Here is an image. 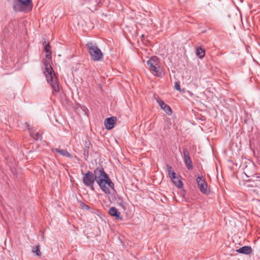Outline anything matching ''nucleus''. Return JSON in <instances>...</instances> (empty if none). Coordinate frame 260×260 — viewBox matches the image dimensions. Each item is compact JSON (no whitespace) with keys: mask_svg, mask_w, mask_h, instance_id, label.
I'll return each mask as SVG.
<instances>
[{"mask_svg":"<svg viewBox=\"0 0 260 260\" xmlns=\"http://www.w3.org/2000/svg\"><path fill=\"white\" fill-rule=\"evenodd\" d=\"M83 154H84V156L88 157V150L86 149H85V150L84 151V152H83Z\"/></svg>","mask_w":260,"mask_h":260,"instance_id":"b1692460","label":"nucleus"},{"mask_svg":"<svg viewBox=\"0 0 260 260\" xmlns=\"http://www.w3.org/2000/svg\"><path fill=\"white\" fill-rule=\"evenodd\" d=\"M159 63V59L156 56L151 57V58L147 61L149 71L155 76L158 77H161L162 73Z\"/></svg>","mask_w":260,"mask_h":260,"instance_id":"7ed1b4c3","label":"nucleus"},{"mask_svg":"<svg viewBox=\"0 0 260 260\" xmlns=\"http://www.w3.org/2000/svg\"><path fill=\"white\" fill-rule=\"evenodd\" d=\"M32 252L35 253L37 256H40L41 255V252L40 249V246L38 245L34 247L32 249Z\"/></svg>","mask_w":260,"mask_h":260,"instance_id":"dca6fc26","label":"nucleus"},{"mask_svg":"<svg viewBox=\"0 0 260 260\" xmlns=\"http://www.w3.org/2000/svg\"><path fill=\"white\" fill-rule=\"evenodd\" d=\"M166 168H167V171H168V173L169 175V176L170 178H171V176H172V173H176L173 170L172 167L169 166V165H166Z\"/></svg>","mask_w":260,"mask_h":260,"instance_id":"a211bd4d","label":"nucleus"},{"mask_svg":"<svg viewBox=\"0 0 260 260\" xmlns=\"http://www.w3.org/2000/svg\"><path fill=\"white\" fill-rule=\"evenodd\" d=\"M30 136L36 140H38L39 139H41L42 138V133L40 132L35 133V130L33 132H31L30 134Z\"/></svg>","mask_w":260,"mask_h":260,"instance_id":"2eb2a0df","label":"nucleus"},{"mask_svg":"<svg viewBox=\"0 0 260 260\" xmlns=\"http://www.w3.org/2000/svg\"><path fill=\"white\" fill-rule=\"evenodd\" d=\"M86 47L93 61H100L102 59L103 57V53L95 44L88 42L86 44Z\"/></svg>","mask_w":260,"mask_h":260,"instance_id":"20e7f679","label":"nucleus"},{"mask_svg":"<svg viewBox=\"0 0 260 260\" xmlns=\"http://www.w3.org/2000/svg\"><path fill=\"white\" fill-rule=\"evenodd\" d=\"M26 126H27V128L28 129V131H29V134L31 133V132H33L34 131V129L31 127L30 125L29 124H28V123H26Z\"/></svg>","mask_w":260,"mask_h":260,"instance_id":"412c9836","label":"nucleus"},{"mask_svg":"<svg viewBox=\"0 0 260 260\" xmlns=\"http://www.w3.org/2000/svg\"><path fill=\"white\" fill-rule=\"evenodd\" d=\"M175 88L178 91H182V90L181 89V88H180V82H176L175 83Z\"/></svg>","mask_w":260,"mask_h":260,"instance_id":"6ab92c4d","label":"nucleus"},{"mask_svg":"<svg viewBox=\"0 0 260 260\" xmlns=\"http://www.w3.org/2000/svg\"><path fill=\"white\" fill-rule=\"evenodd\" d=\"M196 55L200 58H203L205 55V50L202 47H198L196 50Z\"/></svg>","mask_w":260,"mask_h":260,"instance_id":"4468645a","label":"nucleus"},{"mask_svg":"<svg viewBox=\"0 0 260 260\" xmlns=\"http://www.w3.org/2000/svg\"><path fill=\"white\" fill-rule=\"evenodd\" d=\"M238 253L245 254H249L252 252V249L250 246H244L236 250Z\"/></svg>","mask_w":260,"mask_h":260,"instance_id":"ddd939ff","label":"nucleus"},{"mask_svg":"<svg viewBox=\"0 0 260 260\" xmlns=\"http://www.w3.org/2000/svg\"><path fill=\"white\" fill-rule=\"evenodd\" d=\"M43 64L45 67L44 73L48 83L51 86L53 91L56 92H59V83L50 62L48 60H44Z\"/></svg>","mask_w":260,"mask_h":260,"instance_id":"f03ea898","label":"nucleus"},{"mask_svg":"<svg viewBox=\"0 0 260 260\" xmlns=\"http://www.w3.org/2000/svg\"><path fill=\"white\" fill-rule=\"evenodd\" d=\"M109 213L110 215L114 216L117 219H121L122 217L120 216V213L118 211L115 207H111L109 210Z\"/></svg>","mask_w":260,"mask_h":260,"instance_id":"9b49d317","label":"nucleus"},{"mask_svg":"<svg viewBox=\"0 0 260 260\" xmlns=\"http://www.w3.org/2000/svg\"><path fill=\"white\" fill-rule=\"evenodd\" d=\"M43 45L44 46V50L46 52V53H50V52H51L50 50V46L49 45V43L48 42H46V41H44L43 43Z\"/></svg>","mask_w":260,"mask_h":260,"instance_id":"f3484780","label":"nucleus"},{"mask_svg":"<svg viewBox=\"0 0 260 260\" xmlns=\"http://www.w3.org/2000/svg\"><path fill=\"white\" fill-rule=\"evenodd\" d=\"M46 57L48 59H51V52H50V53H46Z\"/></svg>","mask_w":260,"mask_h":260,"instance_id":"5701e85b","label":"nucleus"},{"mask_svg":"<svg viewBox=\"0 0 260 260\" xmlns=\"http://www.w3.org/2000/svg\"><path fill=\"white\" fill-rule=\"evenodd\" d=\"M81 206L82 209H86L87 210H89L90 209V207L84 203H82Z\"/></svg>","mask_w":260,"mask_h":260,"instance_id":"4be33fe9","label":"nucleus"},{"mask_svg":"<svg viewBox=\"0 0 260 260\" xmlns=\"http://www.w3.org/2000/svg\"><path fill=\"white\" fill-rule=\"evenodd\" d=\"M82 181L84 185L94 190L93 184L96 181L100 188L106 194L111 193L110 188L114 189V184L112 182L109 176L104 171L103 168H96L93 173L88 171L86 173L82 172Z\"/></svg>","mask_w":260,"mask_h":260,"instance_id":"f257e3e1","label":"nucleus"},{"mask_svg":"<svg viewBox=\"0 0 260 260\" xmlns=\"http://www.w3.org/2000/svg\"><path fill=\"white\" fill-rule=\"evenodd\" d=\"M26 126H27V128L28 129V131H29V134L31 133V132H33L34 131V129L31 127L30 125L29 124H28V123H26Z\"/></svg>","mask_w":260,"mask_h":260,"instance_id":"aec40b11","label":"nucleus"},{"mask_svg":"<svg viewBox=\"0 0 260 260\" xmlns=\"http://www.w3.org/2000/svg\"><path fill=\"white\" fill-rule=\"evenodd\" d=\"M21 4H22L24 8L20 7L17 8V6H14L13 8L15 11H18L20 12H28L30 11L32 9V0H18Z\"/></svg>","mask_w":260,"mask_h":260,"instance_id":"39448f33","label":"nucleus"},{"mask_svg":"<svg viewBox=\"0 0 260 260\" xmlns=\"http://www.w3.org/2000/svg\"><path fill=\"white\" fill-rule=\"evenodd\" d=\"M183 154L184 163L186 167L188 170H191L193 168L192 161L190 157L189 152L187 148H184L183 149Z\"/></svg>","mask_w":260,"mask_h":260,"instance_id":"0eeeda50","label":"nucleus"},{"mask_svg":"<svg viewBox=\"0 0 260 260\" xmlns=\"http://www.w3.org/2000/svg\"><path fill=\"white\" fill-rule=\"evenodd\" d=\"M116 121V117L114 116L106 119L104 122L105 127L107 129H111L113 128L115 126Z\"/></svg>","mask_w":260,"mask_h":260,"instance_id":"1a4fd4ad","label":"nucleus"},{"mask_svg":"<svg viewBox=\"0 0 260 260\" xmlns=\"http://www.w3.org/2000/svg\"><path fill=\"white\" fill-rule=\"evenodd\" d=\"M171 179L178 188H181L183 187L182 182L180 179L179 177L176 175V173H172Z\"/></svg>","mask_w":260,"mask_h":260,"instance_id":"9d476101","label":"nucleus"},{"mask_svg":"<svg viewBox=\"0 0 260 260\" xmlns=\"http://www.w3.org/2000/svg\"><path fill=\"white\" fill-rule=\"evenodd\" d=\"M90 145V144L89 143H87V142H85V148L86 149H89V146Z\"/></svg>","mask_w":260,"mask_h":260,"instance_id":"393cba45","label":"nucleus"},{"mask_svg":"<svg viewBox=\"0 0 260 260\" xmlns=\"http://www.w3.org/2000/svg\"><path fill=\"white\" fill-rule=\"evenodd\" d=\"M53 152H56L63 156L68 158H72V155L66 150L60 149L58 148H53L52 149Z\"/></svg>","mask_w":260,"mask_h":260,"instance_id":"f8f14e48","label":"nucleus"},{"mask_svg":"<svg viewBox=\"0 0 260 260\" xmlns=\"http://www.w3.org/2000/svg\"><path fill=\"white\" fill-rule=\"evenodd\" d=\"M196 180L200 190L204 194H208L210 191L208 189V184L205 180L203 177H198Z\"/></svg>","mask_w":260,"mask_h":260,"instance_id":"423d86ee","label":"nucleus"},{"mask_svg":"<svg viewBox=\"0 0 260 260\" xmlns=\"http://www.w3.org/2000/svg\"><path fill=\"white\" fill-rule=\"evenodd\" d=\"M156 101L161 108L169 115L172 114V110L170 107L166 104L162 100L160 99H156Z\"/></svg>","mask_w":260,"mask_h":260,"instance_id":"6e6552de","label":"nucleus"}]
</instances>
